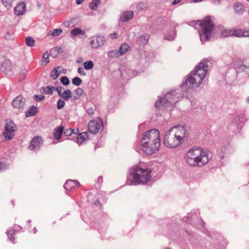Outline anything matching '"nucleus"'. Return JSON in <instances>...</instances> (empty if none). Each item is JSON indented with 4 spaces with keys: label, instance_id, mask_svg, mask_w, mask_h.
<instances>
[{
    "label": "nucleus",
    "instance_id": "1",
    "mask_svg": "<svg viewBox=\"0 0 249 249\" xmlns=\"http://www.w3.org/2000/svg\"><path fill=\"white\" fill-rule=\"evenodd\" d=\"M188 136L189 133L185 126L172 127L165 133L163 143L168 148H176L184 142Z\"/></svg>",
    "mask_w": 249,
    "mask_h": 249
},
{
    "label": "nucleus",
    "instance_id": "2",
    "mask_svg": "<svg viewBox=\"0 0 249 249\" xmlns=\"http://www.w3.org/2000/svg\"><path fill=\"white\" fill-rule=\"evenodd\" d=\"M141 143L143 151L147 155H151L158 151L160 145V131L153 129L145 132Z\"/></svg>",
    "mask_w": 249,
    "mask_h": 249
},
{
    "label": "nucleus",
    "instance_id": "3",
    "mask_svg": "<svg viewBox=\"0 0 249 249\" xmlns=\"http://www.w3.org/2000/svg\"><path fill=\"white\" fill-rule=\"evenodd\" d=\"M185 159L191 167H202L209 162L210 158L208 151L196 147L187 152Z\"/></svg>",
    "mask_w": 249,
    "mask_h": 249
},
{
    "label": "nucleus",
    "instance_id": "4",
    "mask_svg": "<svg viewBox=\"0 0 249 249\" xmlns=\"http://www.w3.org/2000/svg\"><path fill=\"white\" fill-rule=\"evenodd\" d=\"M208 71V66L204 62H200L194 71H192L186 82L187 85L198 87L201 84Z\"/></svg>",
    "mask_w": 249,
    "mask_h": 249
},
{
    "label": "nucleus",
    "instance_id": "5",
    "mask_svg": "<svg viewBox=\"0 0 249 249\" xmlns=\"http://www.w3.org/2000/svg\"><path fill=\"white\" fill-rule=\"evenodd\" d=\"M194 26L196 28H201L200 37L202 41H206L209 39L214 28L213 23L210 17H206L202 20L197 21Z\"/></svg>",
    "mask_w": 249,
    "mask_h": 249
},
{
    "label": "nucleus",
    "instance_id": "6",
    "mask_svg": "<svg viewBox=\"0 0 249 249\" xmlns=\"http://www.w3.org/2000/svg\"><path fill=\"white\" fill-rule=\"evenodd\" d=\"M151 169L148 168H142L137 166L133 168V171L131 174L132 180L135 183L144 184L147 182L151 178Z\"/></svg>",
    "mask_w": 249,
    "mask_h": 249
},
{
    "label": "nucleus",
    "instance_id": "7",
    "mask_svg": "<svg viewBox=\"0 0 249 249\" xmlns=\"http://www.w3.org/2000/svg\"><path fill=\"white\" fill-rule=\"evenodd\" d=\"M177 101L174 99L172 94L170 93H168L165 95V96L159 100L157 102L155 106L158 107H160L161 106H173L175 104Z\"/></svg>",
    "mask_w": 249,
    "mask_h": 249
},
{
    "label": "nucleus",
    "instance_id": "8",
    "mask_svg": "<svg viewBox=\"0 0 249 249\" xmlns=\"http://www.w3.org/2000/svg\"><path fill=\"white\" fill-rule=\"evenodd\" d=\"M16 126L14 122L9 121L6 123L3 136L9 140L14 136Z\"/></svg>",
    "mask_w": 249,
    "mask_h": 249
},
{
    "label": "nucleus",
    "instance_id": "9",
    "mask_svg": "<svg viewBox=\"0 0 249 249\" xmlns=\"http://www.w3.org/2000/svg\"><path fill=\"white\" fill-rule=\"evenodd\" d=\"M26 105V100L22 96L19 95L14 99L12 102L13 107L19 111L24 109Z\"/></svg>",
    "mask_w": 249,
    "mask_h": 249
},
{
    "label": "nucleus",
    "instance_id": "10",
    "mask_svg": "<svg viewBox=\"0 0 249 249\" xmlns=\"http://www.w3.org/2000/svg\"><path fill=\"white\" fill-rule=\"evenodd\" d=\"M42 143L43 141L41 137L37 136H35L30 142L29 148L31 150H35L39 148Z\"/></svg>",
    "mask_w": 249,
    "mask_h": 249
},
{
    "label": "nucleus",
    "instance_id": "11",
    "mask_svg": "<svg viewBox=\"0 0 249 249\" xmlns=\"http://www.w3.org/2000/svg\"><path fill=\"white\" fill-rule=\"evenodd\" d=\"M105 42V38L101 36H96L92 38L90 44L93 48H97L103 46Z\"/></svg>",
    "mask_w": 249,
    "mask_h": 249
},
{
    "label": "nucleus",
    "instance_id": "12",
    "mask_svg": "<svg viewBox=\"0 0 249 249\" xmlns=\"http://www.w3.org/2000/svg\"><path fill=\"white\" fill-rule=\"evenodd\" d=\"M89 131L91 134H96L100 127L99 123L96 120L90 121L88 124Z\"/></svg>",
    "mask_w": 249,
    "mask_h": 249
},
{
    "label": "nucleus",
    "instance_id": "13",
    "mask_svg": "<svg viewBox=\"0 0 249 249\" xmlns=\"http://www.w3.org/2000/svg\"><path fill=\"white\" fill-rule=\"evenodd\" d=\"M26 10L25 2H22L18 4L14 9V12L17 15H22Z\"/></svg>",
    "mask_w": 249,
    "mask_h": 249
},
{
    "label": "nucleus",
    "instance_id": "14",
    "mask_svg": "<svg viewBox=\"0 0 249 249\" xmlns=\"http://www.w3.org/2000/svg\"><path fill=\"white\" fill-rule=\"evenodd\" d=\"M133 15V11H125L121 14L120 19L123 22H126L131 19Z\"/></svg>",
    "mask_w": 249,
    "mask_h": 249
},
{
    "label": "nucleus",
    "instance_id": "15",
    "mask_svg": "<svg viewBox=\"0 0 249 249\" xmlns=\"http://www.w3.org/2000/svg\"><path fill=\"white\" fill-rule=\"evenodd\" d=\"M64 131V127L60 126L54 130L53 137L56 140H59L61 138L63 132Z\"/></svg>",
    "mask_w": 249,
    "mask_h": 249
},
{
    "label": "nucleus",
    "instance_id": "16",
    "mask_svg": "<svg viewBox=\"0 0 249 249\" xmlns=\"http://www.w3.org/2000/svg\"><path fill=\"white\" fill-rule=\"evenodd\" d=\"M149 38V36L148 34H144L138 37L137 42L140 44H145L148 42Z\"/></svg>",
    "mask_w": 249,
    "mask_h": 249
},
{
    "label": "nucleus",
    "instance_id": "17",
    "mask_svg": "<svg viewBox=\"0 0 249 249\" xmlns=\"http://www.w3.org/2000/svg\"><path fill=\"white\" fill-rule=\"evenodd\" d=\"M37 112V108L33 106L25 112V115L27 117L34 116Z\"/></svg>",
    "mask_w": 249,
    "mask_h": 249
},
{
    "label": "nucleus",
    "instance_id": "18",
    "mask_svg": "<svg viewBox=\"0 0 249 249\" xmlns=\"http://www.w3.org/2000/svg\"><path fill=\"white\" fill-rule=\"evenodd\" d=\"M88 137V134L87 132H83L78 134L77 137V140L78 143H82L85 140H86Z\"/></svg>",
    "mask_w": 249,
    "mask_h": 249
},
{
    "label": "nucleus",
    "instance_id": "19",
    "mask_svg": "<svg viewBox=\"0 0 249 249\" xmlns=\"http://www.w3.org/2000/svg\"><path fill=\"white\" fill-rule=\"evenodd\" d=\"M231 36H235L236 37L244 36V30L241 29H231Z\"/></svg>",
    "mask_w": 249,
    "mask_h": 249
},
{
    "label": "nucleus",
    "instance_id": "20",
    "mask_svg": "<svg viewBox=\"0 0 249 249\" xmlns=\"http://www.w3.org/2000/svg\"><path fill=\"white\" fill-rule=\"evenodd\" d=\"M244 8L243 5L241 3H237L234 4V11L236 13L238 14L242 13L244 11Z\"/></svg>",
    "mask_w": 249,
    "mask_h": 249
},
{
    "label": "nucleus",
    "instance_id": "21",
    "mask_svg": "<svg viewBox=\"0 0 249 249\" xmlns=\"http://www.w3.org/2000/svg\"><path fill=\"white\" fill-rule=\"evenodd\" d=\"M107 55L110 58L118 57L121 56L119 50H116L109 51L107 53Z\"/></svg>",
    "mask_w": 249,
    "mask_h": 249
},
{
    "label": "nucleus",
    "instance_id": "22",
    "mask_svg": "<svg viewBox=\"0 0 249 249\" xmlns=\"http://www.w3.org/2000/svg\"><path fill=\"white\" fill-rule=\"evenodd\" d=\"M129 48V46L127 44L124 43L122 45L119 50V52H120L121 55H122L126 53Z\"/></svg>",
    "mask_w": 249,
    "mask_h": 249
},
{
    "label": "nucleus",
    "instance_id": "23",
    "mask_svg": "<svg viewBox=\"0 0 249 249\" xmlns=\"http://www.w3.org/2000/svg\"><path fill=\"white\" fill-rule=\"evenodd\" d=\"M26 44L30 47H33L35 46V40L33 37L31 36H28L25 39Z\"/></svg>",
    "mask_w": 249,
    "mask_h": 249
},
{
    "label": "nucleus",
    "instance_id": "24",
    "mask_svg": "<svg viewBox=\"0 0 249 249\" xmlns=\"http://www.w3.org/2000/svg\"><path fill=\"white\" fill-rule=\"evenodd\" d=\"M49 62V53L46 52H45L42 56V60L41 61L42 65H46Z\"/></svg>",
    "mask_w": 249,
    "mask_h": 249
},
{
    "label": "nucleus",
    "instance_id": "25",
    "mask_svg": "<svg viewBox=\"0 0 249 249\" xmlns=\"http://www.w3.org/2000/svg\"><path fill=\"white\" fill-rule=\"evenodd\" d=\"M61 96L65 100L69 99L72 97L71 92L69 89L65 90L62 92Z\"/></svg>",
    "mask_w": 249,
    "mask_h": 249
},
{
    "label": "nucleus",
    "instance_id": "26",
    "mask_svg": "<svg viewBox=\"0 0 249 249\" xmlns=\"http://www.w3.org/2000/svg\"><path fill=\"white\" fill-rule=\"evenodd\" d=\"M62 32V30L60 29H56L50 31L48 35L50 36H56L60 35Z\"/></svg>",
    "mask_w": 249,
    "mask_h": 249
},
{
    "label": "nucleus",
    "instance_id": "27",
    "mask_svg": "<svg viewBox=\"0 0 249 249\" xmlns=\"http://www.w3.org/2000/svg\"><path fill=\"white\" fill-rule=\"evenodd\" d=\"M94 66L93 62L91 61H87L84 63V67L87 70H90L93 68Z\"/></svg>",
    "mask_w": 249,
    "mask_h": 249
},
{
    "label": "nucleus",
    "instance_id": "28",
    "mask_svg": "<svg viewBox=\"0 0 249 249\" xmlns=\"http://www.w3.org/2000/svg\"><path fill=\"white\" fill-rule=\"evenodd\" d=\"M54 89V87L53 86H49L47 87H42V92L46 94H51L53 93V90Z\"/></svg>",
    "mask_w": 249,
    "mask_h": 249
},
{
    "label": "nucleus",
    "instance_id": "29",
    "mask_svg": "<svg viewBox=\"0 0 249 249\" xmlns=\"http://www.w3.org/2000/svg\"><path fill=\"white\" fill-rule=\"evenodd\" d=\"M71 33L72 36H77L79 35H82L84 33V32L80 28H75L73 29V30H71Z\"/></svg>",
    "mask_w": 249,
    "mask_h": 249
},
{
    "label": "nucleus",
    "instance_id": "30",
    "mask_svg": "<svg viewBox=\"0 0 249 249\" xmlns=\"http://www.w3.org/2000/svg\"><path fill=\"white\" fill-rule=\"evenodd\" d=\"M60 67H57L56 68L53 69L51 72V76L53 79L57 78L58 76L60 74V72L58 71V69H59Z\"/></svg>",
    "mask_w": 249,
    "mask_h": 249
},
{
    "label": "nucleus",
    "instance_id": "31",
    "mask_svg": "<svg viewBox=\"0 0 249 249\" xmlns=\"http://www.w3.org/2000/svg\"><path fill=\"white\" fill-rule=\"evenodd\" d=\"M100 3V0H92L89 4V7L92 10L95 9Z\"/></svg>",
    "mask_w": 249,
    "mask_h": 249
},
{
    "label": "nucleus",
    "instance_id": "32",
    "mask_svg": "<svg viewBox=\"0 0 249 249\" xmlns=\"http://www.w3.org/2000/svg\"><path fill=\"white\" fill-rule=\"evenodd\" d=\"M3 5L7 8H10L11 6L13 0H1Z\"/></svg>",
    "mask_w": 249,
    "mask_h": 249
},
{
    "label": "nucleus",
    "instance_id": "33",
    "mask_svg": "<svg viewBox=\"0 0 249 249\" xmlns=\"http://www.w3.org/2000/svg\"><path fill=\"white\" fill-rule=\"evenodd\" d=\"M82 80L78 77H76L72 79V83L76 86H80L82 84Z\"/></svg>",
    "mask_w": 249,
    "mask_h": 249
},
{
    "label": "nucleus",
    "instance_id": "34",
    "mask_svg": "<svg viewBox=\"0 0 249 249\" xmlns=\"http://www.w3.org/2000/svg\"><path fill=\"white\" fill-rule=\"evenodd\" d=\"M221 36L223 37H228L231 36V29H224L222 30Z\"/></svg>",
    "mask_w": 249,
    "mask_h": 249
},
{
    "label": "nucleus",
    "instance_id": "35",
    "mask_svg": "<svg viewBox=\"0 0 249 249\" xmlns=\"http://www.w3.org/2000/svg\"><path fill=\"white\" fill-rule=\"evenodd\" d=\"M74 92L76 95L74 96V98L78 99L82 95L83 92V90L81 88H78L75 90Z\"/></svg>",
    "mask_w": 249,
    "mask_h": 249
},
{
    "label": "nucleus",
    "instance_id": "36",
    "mask_svg": "<svg viewBox=\"0 0 249 249\" xmlns=\"http://www.w3.org/2000/svg\"><path fill=\"white\" fill-rule=\"evenodd\" d=\"M16 231L12 229L9 230L7 234L9 238H10L11 240L13 242L15 240V238L13 236V235L15 233Z\"/></svg>",
    "mask_w": 249,
    "mask_h": 249
},
{
    "label": "nucleus",
    "instance_id": "37",
    "mask_svg": "<svg viewBox=\"0 0 249 249\" xmlns=\"http://www.w3.org/2000/svg\"><path fill=\"white\" fill-rule=\"evenodd\" d=\"M60 81L65 86L69 85L70 83V80L67 76H62L60 79Z\"/></svg>",
    "mask_w": 249,
    "mask_h": 249
},
{
    "label": "nucleus",
    "instance_id": "38",
    "mask_svg": "<svg viewBox=\"0 0 249 249\" xmlns=\"http://www.w3.org/2000/svg\"><path fill=\"white\" fill-rule=\"evenodd\" d=\"M65 105V102H64V101L61 99H59L57 102V107L58 109H60L63 108L64 107Z\"/></svg>",
    "mask_w": 249,
    "mask_h": 249
},
{
    "label": "nucleus",
    "instance_id": "39",
    "mask_svg": "<svg viewBox=\"0 0 249 249\" xmlns=\"http://www.w3.org/2000/svg\"><path fill=\"white\" fill-rule=\"evenodd\" d=\"M45 96L43 95H35V99L37 101L39 102L44 99Z\"/></svg>",
    "mask_w": 249,
    "mask_h": 249
},
{
    "label": "nucleus",
    "instance_id": "40",
    "mask_svg": "<svg viewBox=\"0 0 249 249\" xmlns=\"http://www.w3.org/2000/svg\"><path fill=\"white\" fill-rule=\"evenodd\" d=\"M72 131H73V130H72V129L69 128V129H66L64 131V133L66 136H71L72 134Z\"/></svg>",
    "mask_w": 249,
    "mask_h": 249
},
{
    "label": "nucleus",
    "instance_id": "41",
    "mask_svg": "<svg viewBox=\"0 0 249 249\" xmlns=\"http://www.w3.org/2000/svg\"><path fill=\"white\" fill-rule=\"evenodd\" d=\"M77 71L81 75L85 76L86 74L84 69L82 67L79 68L78 69Z\"/></svg>",
    "mask_w": 249,
    "mask_h": 249
},
{
    "label": "nucleus",
    "instance_id": "42",
    "mask_svg": "<svg viewBox=\"0 0 249 249\" xmlns=\"http://www.w3.org/2000/svg\"><path fill=\"white\" fill-rule=\"evenodd\" d=\"M62 87L61 86H60V87H57L55 88L54 87L53 89L54 90L57 91L58 95L61 96L62 93Z\"/></svg>",
    "mask_w": 249,
    "mask_h": 249
},
{
    "label": "nucleus",
    "instance_id": "43",
    "mask_svg": "<svg viewBox=\"0 0 249 249\" xmlns=\"http://www.w3.org/2000/svg\"><path fill=\"white\" fill-rule=\"evenodd\" d=\"M6 169V165L3 163L0 162V171H3Z\"/></svg>",
    "mask_w": 249,
    "mask_h": 249
},
{
    "label": "nucleus",
    "instance_id": "44",
    "mask_svg": "<svg viewBox=\"0 0 249 249\" xmlns=\"http://www.w3.org/2000/svg\"><path fill=\"white\" fill-rule=\"evenodd\" d=\"M110 37L112 39L117 38L118 36V34L117 33H114L110 35Z\"/></svg>",
    "mask_w": 249,
    "mask_h": 249
},
{
    "label": "nucleus",
    "instance_id": "45",
    "mask_svg": "<svg viewBox=\"0 0 249 249\" xmlns=\"http://www.w3.org/2000/svg\"><path fill=\"white\" fill-rule=\"evenodd\" d=\"M244 36H249V30H244Z\"/></svg>",
    "mask_w": 249,
    "mask_h": 249
},
{
    "label": "nucleus",
    "instance_id": "46",
    "mask_svg": "<svg viewBox=\"0 0 249 249\" xmlns=\"http://www.w3.org/2000/svg\"><path fill=\"white\" fill-rule=\"evenodd\" d=\"M87 112L89 114H93V110L92 109V108L88 109L87 110Z\"/></svg>",
    "mask_w": 249,
    "mask_h": 249
},
{
    "label": "nucleus",
    "instance_id": "47",
    "mask_svg": "<svg viewBox=\"0 0 249 249\" xmlns=\"http://www.w3.org/2000/svg\"><path fill=\"white\" fill-rule=\"evenodd\" d=\"M72 130H73L72 133H74L75 134H77L79 132V130H78V128L73 129H72Z\"/></svg>",
    "mask_w": 249,
    "mask_h": 249
},
{
    "label": "nucleus",
    "instance_id": "48",
    "mask_svg": "<svg viewBox=\"0 0 249 249\" xmlns=\"http://www.w3.org/2000/svg\"><path fill=\"white\" fill-rule=\"evenodd\" d=\"M71 183V181H67L64 184V187L67 188V186Z\"/></svg>",
    "mask_w": 249,
    "mask_h": 249
},
{
    "label": "nucleus",
    "instance_id": "49",
    "mask_svg": "<svg viewBox=\"0 0 249 249\" xmlns=\"http://www.w3.org/2000/svg\"><path fill=\"white\" fill-rule=\"evenodd\" d=\"M181 1V0H175L172 3L175 5L179 3Z\"/></svg>",
    "mask_w": 249,
    "mask_h": 249
},
{
    "label": "nucleus",
    "instance_id": "50",
    "mask_svg": "<svg viewBox=\"0 0 249 249\" xmlns=\"http://www.w3.org/2000/svg\"><path fill=\"white\" fill-rule=\"evenodd\" d=\"M84 0H76V3L77 4H80L83 2Z\"/></svg>",
    "mask_w": 249,
    "mask_h": 249
},
{
    "label": "nucleus",
    "instance_id": "51",
    "mask_svg": "<svg viewBox=\"0 0 249 249\" xmlns=\"http://www.w3.org/2000/svg\"><path fill=\"white\" fill-rule=\"evenodd\" d=\"M194 2H199V1H202L203 0H193Z\"/></svg>",
    "mask_w": 249,
    "mask_h": 249
},
{
    "label": "nucleus",
    "instance_id": "52",
    "mask_svg": "<svg viewBox=\"0 0 249 249\" xmlns=\"http://www.w3.org/2000/svg\"><path fill=\"white\" fill-rule=\"evenodd\" d=\"M34 230H35V231H34V233H36V232L37 230H36L35 229Z\"/></svg>",
    "mask_w": 249,
    "mask_h": 249
}]
</instances>
